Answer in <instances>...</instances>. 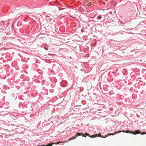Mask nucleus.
<instances>
[{"mask_svg": "<svg viewBox=\"0 0 146 146\" xmlns=\"http://www.w3.org/2000/svg\"><path fill=\"white\" fill-rule=\"evenodd\" d=\"M122 132L124 133L126 132L128 133H131L135 135L138 134V133H140L141 135L146 134V133L145 132H141L139 130H136L134 132H133L131 131H130L128 130L126 131L123 130Z\"/></svg>", "mask_w": 146, "mask_h": 146, "instance_id": "f257e3e1", "label": "nucleus"}, {"mask_svg": "<svg viewBox=\"0 0 146 146\" xmlns=\"http://www.w3.org/2000/svg\"><path fill=\"white\" fill-rule=\"evenodd\" d=\"M121 132V131H120V130H119V132H116L115 133H111V134L108 133V134H107V135H106L105 137L102 136L100 134H98V135H97V136H98V137H100L101 138H105L106 137H107L108 136H110V135H114L115 134H116L117 133H120V132Z\"/></svg>", "mask_w": 146, "mask_h": 146, "instance_id": "f03ea898", "label": "nucleus"}, {"mask_svg": "<svg viewBox=\"0 0 146 146\" xmlns=\"http://www.w3.org/2000/svg\"><path fill=\"white\" fill-rule=\"evenodd\" d=\"M85 135H86L88 136H89L91 138H94V137H96V136H95L94 135H92V136L90 135L89 134L87 133H85Z\"/></svg>", "mask_w": 146, "mask_h": 146, "instance_id": "7ed1b4c3", "label": "nucleus"}, {"mask_svg": "<svg viewBox=\"0 0 146 146\" xmlns=\"http://www.w3.org/2000/svg\"><path fill=\"white\" fill-rule=\"evenodd\" d=\"M78 137V135H76L75 137H73L72 138H70L69 139V141H71L72 140H74L75 139L76 137Z\"/></svg>", "mask_w": 146, "mask_h": 146, "instance_id": "20e7f679", "label": "nucleus"}, {"mask_svg": "<svg viewBox=\"0 0 146 146\" xmlns=\"http://www.w3.org/2000/svg\"><path fill=\"white\" fill-rule=\"evenodd\" d=\"M82 135H81V134L80 133H78L76 135H77L78 136H78L82 135V136H83V137H86V136H84V135L82 133Z\"/></svg>", "mask_w": 146, "mask_h": 146, "instance_id": "39448f33", "label": "nucleus"}, {"mask_svg": "<svg viewBox=\"0 0 146 146\" xmlns=\"http://www.w3.org/2000/svg\"><path fill=\"white\" fill-rule=\"evenodd\" d=\"M102 18V16L101 15H99L97 17V19L98 20H100Z\"/></svg>", "mask_w": 146, "mask_h": 146, "instance_id": "423d86ee", "label": "nucleus"}, {"mask_svg": "<svg viewBox=\"0 0 146 146\" xmlns=\"http://www.w3.org/2000/svg\"><path fill=\"white\" fill-rule=\"evenodd\" d=\"M62 143V144H63V143H63V142H58V143H57V144H58V143Z\"/></svg>", "mask_w": 146, "mask_h": 146, "instance_id": "0eeeda50", "label": "nucleus"}, {"mask_svg": "<svg viewBox=\"0 0 146 146\" xmlns=\"http://www.w3.org/2000/svg\"><path fill=\"white\" fill-rule=\"evenodd\" d=\"M54 117H52V118H51V119H54Z\"/></svg>", "mask_w": 146, "mask_h": 146, "instance_id": "6e6552de", "label": "nucleus"}]
</instances>
